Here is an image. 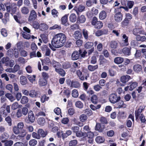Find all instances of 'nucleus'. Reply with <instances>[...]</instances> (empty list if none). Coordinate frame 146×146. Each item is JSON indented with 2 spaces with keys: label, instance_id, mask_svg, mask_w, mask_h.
I'll return each mask as SVG.
<instances>
[{
  "label": "nucleus",
  "instance_id": "9d476101",
  "mask_svg": "<svg viewBox=\"0 0 146 146\" xmlns=\"http://www.w3.org/2000/svg\"><path fill=\"white\" fill-rule=\"evenodd\" d=\"M142 66L139 64H135L133 66L134 71L136 73H139L142 70Z\"/></svg>",
  "mask_w": 146,
  "mask_h": 146
},
{
  "label": "nucleus",
  "instance_id": "7ed1b4c3",
  "mask_svg": "<svg viewBox=\"0 0 146 146\" xmlns=\"http://www.w3.org/2000/svg\"><path fill=\"white\" fill-rule=\"evenodd\" d=\"M145 108V106L144 105L140 106L139 109L135 111V115L136 119L139 118L141 114H143L141 113L142 112L143 110Z\"/></svg>",
  "mask_w": 146,
  "mask_h": 146
},
{
  "label": "nucleus",
  "instance_id": "412c9836",
  "mask_svg": "<svg viewBox=\"0 0 146 146\" xmlns=\"http://www.w3.org/2000/svg\"><path fill=\"white\" fill-rule=\"evenodd\" d=\"M1 142L4 143L5 146H11L13 143V141L11 140H2Z\"/></svg>",
  "mask_w": 146,
  "mask_h": 146
},
{
  "label": "nucleus",
  "instance_id": "20e7f679",
  "mask_svg": "<svg viewBox=\"0 0 146 146\" xmlns=\"http://www.w3.org/2000/svg\"><path fill=\"white\" fill-rule=\"evenodd\" d=\"M122 37V42L120 43L121 46L123 47L128 46L129 45L128 37L126 35L123 34Z\"/></svg>",
  "mask_w": 146,
  "mask_h": 146
},
{
  "label": "nucleus",
  "instance_id": "338daca9",
  "mask_svg": "<svg viewBox=\"0 0 146 146\" xmlns=\"http://www.w3.org/2000/svg\"><path fill=\"white\" fill-rule=\"evenodd\" d=\"M19 107V104L17 102L13 103L11 106V108L14 110L18 108Z\"/></svg>",
  "mask_w": 146,
  "mask_h": 146
},
{
  "label": "nucleus",
  "instance_id": "5701e85b",
  "mask_svg": "<svg viewBox=\"0 0 146 146\" xmlns=\"http://www.w3.org/2000/svg\"><path fill=\"white\" fill-rule=\"evenodd\" d=\"M76 74L80 80H84V75L82 74V72L80 70H77L76 72Z\"/></svg>",
  "mask_w": 146,
  "mask_h": 146
},
{
  "label": "nucleus",
  "instance_id": "3c124183",
  "mask_svg": "<svg viewBox=\"0 0 146 146\" xmlns=\"http://www.w3.org/2000/svg\"><path fill=\"white\" fill-rule=\"evenodd\" d=\"M94 45V43L91 42H88L84 45L85 48L88 49L91 48Z\"/></svg>",
  "mask_w": 146,
  "mask_h": 146
},
{
  "label": "nucleus",
  "instance_id": "5fc2aeb1",
  "mask_svg": "<svg viewBox=\"0 0 146 146\" xmlns=\"http://www.w3.org/2000/svg\"><path fill=\"white\" fill-rule=\"evenodd\" d=\"M73 97L76 98L78 96V94L77 90H72V93Z\"/></svg>",
  "mask_w": 146,
  "mask_h": 146
},
{
  "label": "nucleus",
  "instance_id": "f704fd0d",
  "mask_svg": "<svg viewBox=\"0 0 146 146\" xmlns=\"http://www.w3.org/2000/svg\"><path fill=\"white\" fill-rule=\"evenodd\" d=\"M52 64L53 67L55 68V70L56 69H58L60 67V64L55 60H53Z\"/></svg>",
  "mask_w": 146,
  "mask_h": 146
},
{
  "label": "nucleus",
  "instance_id": "c756f323",
  "mask_svg": "<svg viewBox=\"0 0 146 146\" xmlns=\"http://www.w3.org/2000/svg\"><path fill=\"white\" fill-rule=\"evenodd\" d=\"M123 61V59L122 57H117L115 58L114 60L115 63L119 64L122 63Z\"/></svg>",
  "mask_w": 146,
  "mask_h": 146
},
{
  "label": "nucleus",
  "instance_id": "79ce46f5",
  "mask_svg": "<svg viewBox=\"0 0 146 146\" xmlns=\"http://www.w3.org/2000/svg\"><path fill=\"white\" fill-rule=\"evenodd\" d=\"M14 50L12 49H10L7 51V55L10 57L13 58L14 56Z\"/></svg>",
  "mask_w": 146,
  "mask_h": 146
},
{
  "label": "nucleus",
  "instance_id": "2eb2a0df",
  "mask_svg": "<svg viewBox=\"0 0 146 146\" xmlns=\"http://www.w3.org/2000/svg\"><path fill=\"white\" fill-rule=\"evenodd\" d=\"M20 82L22 85H25L27 83V80L26 77L24 76H21L20 78Z\"/></svg>",
  "mask_w": 146,
  "mask_h": 146
},
{
  "label": "nucleus",
  "instance_id": "e2e57ef3",
  "mask_svg": "<svg viewBox=\"0 0 146 146\" xmlns=\"http://www.w3.org/2000/svg\"><path fill=\"white\" fill-rule=\"evenodd\" d=\"M103 26V23L101 21H98L97 22L96 24L95 25L96 28L98 29L101 28Z\"/></svg>",
  "mask_w": 146,
  "mask_h": 146
},
{
  "label": "nucleus",
  "instance_id": "72a5a7b5",
  "mask_svg": "<svg viewBox=\"0 0 146 146\" xmlns=\"http://www.w3.org/2000/svg\"><path fill=\"white\" fill-rule=\"evenodd\" d=\"M88 68L89 71L91 72L93 71L98 68V65L92 66L90 65L88 66Z\"/></svg>",
  "mask_w": 146,
  "mask_h": 146
},
{
  "label": "nucleus",
  "instance_id": "473e14b6",
  "mask_svg": "<svg viewBox=\"0 0 146 146\" xmlns=\"http://www.w3.org/2000/svg\"><path fill=\"white\" fill-rule=\"evenodd\" d=\"M110 46L112 48H116L118 46L117 42L115 41H111L110 42Z\"/></svg>",
  "mask_w": 146,
  "mask_h": 146
},
{
  "label": "nucleus",
  "instance_id": "69168bd1",
  "mask_svg": "<svg viewBox=\"0 0 146 146\" xmlns=\"http://www.w3.org/2000/svg\"><path fill=\"white\" fill-rule=\"evenodd\" d=\"M2 35L4 37H6L7 35V32L6 30L4 28L2 29L1 31Z\"/></svg>",
  "mask_w": 146,
  "mask_h": 146
},
{
  "label": "nucleus",
  "instance_id": "2f4dec72",
  "mask_svg": "<svg viewBox=\"0 0 146 146\" xmlns=\"http://www.w3.org/2000/svg\"><path fill=\"white\" fill-rule=\"evenodd\" d=\"M81 36V33L79 31H75L74 34V36L76 39L80 38Z\"/></svg>",
  "mask_w": 146,
  "mask_h": 146
},
{
  "label": "nucleus",
  "instance_id": "a18cd8bd",
  "mask_svg": "<svg viewBox=\"0 0 146 146\" xmlns=\"http://www.w3.org/2000/svg\"><path fill=\"white\" fill-rule=\"evenodd\" d=\"M5 96L6 97L8 98L11 102H13L15 100V98L10 93H8L6 94Z\"/></svg>",
  "mask_w": 146,
  "mask_h": 146
},
{
  "label": "nucleus",
  "instance_id": "6e6d98bb",
  "mask_svg": "<svg viewBox=\"0 0 146 146\" xmlns=\"http://www.w3.org/2000/svg\"><path fill=\"white\" fill-rule=\"evenodd\" d=\"M37 143V141L35 139H31L30 141L29 142V145L31 146H34Z\"/></svg>",
  "mask_w": 146,
  "mask_h": 146
},
{
  "label": "nucleus",
  "instance_id": "49530a36",
  "mask_svg": "<svg viewBox=\"0 0 146 146\" xmlns=\"http://www.w3.org/2000/svg\"><path fill=\"white\" fill-rule=\"evenodd\" d=\"M40 36L43 41L45 43H46L47 42L48 40L47 35L46 34H43L41 35Z\"/></svg>",
  "mask_w": 146,
  "mask_h": 146
},
{
  "label": "nucleus",
  "instance_id": "cd10ccee",
  "mask_svg": "<svg viewBox=\"0 0 146 146\" xmlns=\"http://www.w3.org/2000/svg\"><path fill=\"white\" fill-rule=\"evenodd\" d=\"M86 20V19L85 16L84 15H81L78 19L77 23H84L85 21Z\"/></svg>",
  "mask_w": 146,
  "mask_h": 146
},
{
  "label": "nucleus",
  "instance_id": "e433bc0d",
  "mask_svg": "<svg viewBox=\"0 0 146 146\" xmlns=\"http://www.w3.org/2000/svg\"><path fill=\"white\" fill-rule=\"evenodd\" d=\"M39 84L40 86H44L47 84L46 81V80L43 78H41L39 79Z\"/></svg>",
  "mask_w": 146,
  "mask_h": 146
},
{
  "label": "nucleus",
  "instance_id": "f03ea898",
  "mask_svg": "<svg viewBox=\"0 0 146 146\" xmlns=\"http://www.w3.org/2000/svg\"><path fill=\"white\" fill-rule=\"evenodd\" d=\"M120 99V96H118L115 94H112L109 96V101L112 104H115Z\"/></svg>",
  "mask_w": 146,
  "mask_h": 146
},
{
  "label": "nucleus",
  "instance_id": "393cba45",
  "mask_svg": "<svg viewBox=\"0 0 146 146\" xmlns=\"http://www.w3.org/2000/svg\"><path fill=\"white\" fill-rule=\"evenodd\" d=\"M9 58L6 57L3 58L1 60V61L3 64H5V66H8L9 65Z\"/></svg>",
  "mask_w": 146,
  "mask_h": 146
},
{
  "label": "nucleus",
  "instance_id": "ddd939ff",
  "mask_svg": "<svg viewBox=\"0 0 146 146\" xmlns=\"http://www.w3.org/2000/svg\"><path fill=\"white\" fill-rule=\"evenodd\" d=\"M37 133L40 136L42 137H45L48 134V132L47 131H44L41 129H39L37 131Z\"/></svg>",
  "mask_w": 146,
  "mask_h": 146
},
{
  "label": "nucleus",
  "instance_id": "f257e3e1",
  "mask_svg": "<svg viewBox=\"0 0 146 146\" xmlns=\"http://www.w3.org/2000/svg\"><path fill=\"white\" fill-rule=\"evenodd\" d=\"M66 41V36L63 33H58L54 36L52 41V46L55 48L61 47L64 45Z\"/></svg>",
  "mask_w": 146,
  "mask_h": 146
},
{
  "label": "nucleus",
  "instance_id": "37998d69",
  "mask_svg": "<svg viewBox=\"0 0 146 146\" xmlns=\"http://www.w3.org/2000/svg\"><path fill=\"white\" fill-rule=\"evenodd\" d=\"M61 20L62 24L64 25H65L68 21V15H65L63 17L61 18Z\"/></svg>",
  "mask_w": 146,
  "mask_h": 146
},
{
  "label": "nucleus",
  "instance_id": "a211bd4d",
  "mask_svg": "<svg viewBox=\"0 0 146 146\" xmlns=\"http://www.w3.org/2000/svg\"><path fill=\"white\" fill-rule=\"evenodd\" d=\"M131 79V77L128 75L122 76L121 78V81L123 83L128 82Z\"/></svg>",
  "mask_w": 146,
  "mask_h": 146
},
{
  "label": "nucleus",
  "instance_id": "13d9d810",
  "mask_svg": "<svg viewBox=\"0 0 146 146\" xmlns=\"http://www.w3.org/2000/svg\"><path fill=\"white\" fill-rule=\"evenodd\" d=\"M58 11L55 9H53L52 11V14L54 17L56 18L57 17L58 15Z\"/></svg>",
  "mask_w": 146,
  "mask_h": 146
},
{
  "label": "nucleus",
  "instance_id": "4be33fe9",
  "mask_svg": "<svg viewBox=\"0 0 146 146\" xmlns=\"http://www.w3.org/2000/svg\"><path fill=\"white\" fill-rule=\"evenodd\" d=\"M106 12L104 11H102L99 13V18L101 20H103L106 18Z\"/></svg>",
  "mask_w": 146,
  "mask_h": 146
},
{
  "label": "nucleus",
  "instance_id": "dca6fc26",
  "mask_svg": "<svg viewBox=\"0 0 146 146\" xmlns=\"http://www.w3.org/2000/svg\"><path fill=\"white\" fill-rule=\"evenodd\" d=\"M5 106L3 105L0 108V112L1 114L4 117L6 116L9 113L6 111V109L5 108Z\"/></svg>",
  "mask_w": 146,
  "mask_h": 146
},
{
  "label": "nucleus",
  "instance_id": "774afa93",
  "mask_svg": "<svg viewBox=\"0 0 146 146\" xmlns=\"http://www.w3.org/2000/svg\"><path fill=\"white\" fill-rule=\"evenodd\" d=\"M77 143V141L76 140H72L69 143V146H75Z\"/></svg>",
  "mask_w": 146,
  "mask_h": 146
},
{
  "label": "nucleus",
  "instance_id": "bb28decb",
  "mask_svg": "<svg viewBox=\"0 0 146 146\" xmlns=\"http://www.w3.org/2000/svg\"><path fill=\"white\" fill-rule=\"evenodd\" d=\"M17 7V5L15 3H13L11 4V14H14L15 13Z\"/></svg>",
  "mask_w": 146,
  "mask_h": 146
},
{
  "label": "nucleus",
  "instance_id": "680f3d73",
  "mask_svg": "<svg viewBox=\"0 0 146 146\" xmlns=\"http://www.w3.org/2000/svg\"><path fill=\"white\" fill-rule=\"evenodd\" d=\"M19 129L16 126H14L13 128V131L14 133L18 135L19 133Z\"/></svg>",
  "mask_w": 146,
  "mask_h": 146
},
{
  "label": "nucleus",
  "instance_id": "39448f33",
  "mask_svg": "<svg viewBox=\"0 0 146 146\" xmlns=\"http://www.w3.org/2000/svg\"><path fill=\"white\" fill-rule=\"evenodd\" d=\"M36 17L37 14L36 12L34 10H32L31 11L30 15L29 17V21L31 23L34 21Z\"/></svg>",
  "mask_w": 146,
  "mask_h": 146
},
{
  "label": "nucleus",
  "instance_id": "4468645a",
  "mask_svg": "<svg viewBox=\"0 0 146 146\" xmlns=\"http://www.w3.org/2000/svg\"><path fill=\"white\" fill-rule=\"evenodd\" d=\"M131 48L125 47L123 48L122 52L126 56H129L131 54Z\"/></svg>",
  "mask_w": 146,
  "mask_h": 146
},
{
  "label": "nucleus",
  "instance_id": "aec40b11",
  "mask_svg": "<svg viewBox=\"0 0 146 146\" xmlns=\"http://www.w3.org/2000/svg\"><path fill=\"white\" fill-rule=\"evenodd\" d=\"M28 145L27 141H26L23 142H17L15 143L13 146H27Z\"/></svg>",
  "mask_w": 146,
  "mask_h": 146
},
{
  "label": "nucleus",
  "instance_id": "864d4df0",
  "mask_svg": "<svg viewBox=\"0 0 146 146\" xmlns=\"http://www.w3.org/2000/svg\"><path fill=\"white\" fill-rule=\"evenodd\" d=\"M137 86V83L136 82H133L130 86L129 90H132Z\"/></svg>",
  "mask_w": 146,
  "mask_h": 146
},
{
  "label": "nucleus",
  "instance_id": "a19ab883",
  "mask_svg": "<svg viewBox=\"0 0 146 146\" xmlns=\"http://www.w3.org/2000/svg\"><path fill=\"white\" fill-rule=\"evenodd\" d=\"M29 101L28 98L26 96H23L21 100V103L22 104H24L27 103Z\"/></svg>",
  "mask_w": 146,
  "mask_h": 146
},
{
  "label": "nucleus",
  "instance_id": "c9c22d12",
  "mask_svg": "<svg viewBox=\"0 0 146 146\" xmlns=\"http://www.w3.org/2000/svg\"><path fill=\"white\" fill-rule=\"evenodd\" d=\"M56 71L59 73L61 76H64L65 75V72L62 69L58 68L56 69Z\"/></svg>",
  "mask_w": 146,
  "mask_h": 146
},
{
  "label": "nucleus",
  "instance_id": "0eeeda50",
  "mask_svg": "<svg viewBox=\"0 0 146 146\" xmlns=\"http://www.w3.org/2000/svg\"><path fill=\"white\" fill-rule=\"evenodd\" d=\"M123 15L121 12L116 13L114 16L115 20L117 22H120L123 19Z\"/></svg>",
  "mask_w": 146,
  "mask_h": 146
},
{
  "label": "nucleus",
  "instance_id": "1a4fd4ad",
  "mask_svg": "<svg viewBox=\"0 0 146 146\" xmlns=\"http://www.w3.org/2000/svg\"><path fill=\"white\" fill-rule=\"evenodd\" d=\"M38 92L35 90H32L29 91V96L31 98H36L38 96Z\"/></svg>",
  "mask_w": 146,
  "mask_h": 146
},
{
  "label": "nucleus",
  "instance_id": "6ab92c4d",
  "mask_svg": "<svg viewBox=\"0 0 146 146\" xmlns=\"http://www.w3.org/2000/svg\"><path fill=\"white\" fill-rule=\"evenodd\" d=\"M99 61V64L100 65L104 64L107 62V60L102 55H100V56Z\"/></svg>",
  "mask_w": 146,
  "mask_h": 146
},
{
  "label": "nucleus",
  "instance_id": "4d7b16f0",
  "mask_svg": "<svg viewBox=\"0 0 146 146\" xmlns=\"http://www.w3.org/2000/svg\"><path fill=\"white\" fill-rule=\"evenodd\" d=\"M21 137L22 138L24 137L27 134V132L25 130L22 129L21 131L19 134Z\"/></svg>",
  "mask_w": 146,
  "mask_h": 146
},
{
  "label": "nucleus",
  "instance_id": "423d86ee",
  "mask_svg": "<svg viewBox=\"0 0 146 146\" xmlns=\"http://www.w3.org/2000/svg\"><path fill=\"white\" fill-rule=\"evenodd\" d=\"M85 8V7L83 5H80L78 6H76L73 9L76 13L77 15H79L80 13H81L84 10Z\"/></svg>",
  "mask_w": 146,
  "mask_h": 146
},
{
  "label": "nucleus",
  "instance_id": "de8ad7c7",
  "mask_svg": "<svg viewBox=\"0 0 146 146\" xmlns=\"http://www.w3.org/2000/svg\"><path fill=\"white\" fill-rule=\"evenodd\" d=\"M79 119L81 122H83L87 120V117L86 115L83 114L80 116Z\"/></svg>",
  "mask_w": 146,
  "mask_h": 146
},
{
  "label": "nucleus",
  "instance_id": "7c9ffc66",
  "mask_svg": "<svg viewBox=\"0 0 146 146\" xmlns=\"http://www.w3.org/2000/svg\"><path fill=\"white\" fill-rule=\"evenodd\" d=\"M96 142L98 143H102L104 142V139L102 136H98L95 139Z\"/></svg>",
  "mask_w": 146,
  "mask_h": 146
},
{
  "label": "nucleus",
  "instance_id": "ea45409f",
  "mask_svg": "<svg viewBox=\"0 0 146 146\" xmlns=\"http://www.w3.org/2000/svg\"><path fill=\"white\" fill-rule=\"evenodd\" d=\"M27 77L29 81L32 83H33L35 80L36 76L35 75L31 76L27 75Z\"/></svg>",
  "mask_w": 146,
  "mask_h": 146
},
{
  "label": "nucleus",
  "instance_id": "6e6552de",
  "mask_svg": "<svg viewBox=\"0 0 146 146\" xmlns=\"http://www.w3.org/2000/svg\"><path fill=\"white\" fill-rule=\"evenodd\" d=\"M81 53V50H79V51H74L72 54L71 58L72 60H76L78 59Z\"/></svg>",
  "mask_w": 146,
  "mask_h": 146
},
{
  "label": "nucleus",
  "instance_id": "4c0bfd02",
  "mask_svg": "<svg viewBox=\"0 0 146 146\" xmlns=\"http://www.w3.org/2000/svg\"><path fill=\"white\" fill-rule=\"evenodd\" d=\"M21 11L22 13L24 15H26L29 13V9L28 8L25 7L22 8L21 9Z\"/></svg>",
  "mask_w": 146,
  "mask_h": 146
},
{
  "label": "nucleus",
  "instance_id": "052dcab7",
  "mask_svg": "<svg viewBox=\"0 0 146 146\" xmlns=\"http://www.w3.org/2000/svg\"><path fill=\"white\" fill-rule=\"evenodd\" d=\"M21 111L23 115H26L28 112V109L26 107H23L22 108Z\"/></svg>",
  "mask_w": 146,
  "mask_h": 146
},
{
  "label": "nucleus",
  "instance_id": "0e129e2a",
  "mask_svg": "<svg viewBox=\"0 0 146 146\" xmlns=\"http://www.w3.org/2000/svg\"><path fill=\"white\" fill-rule=\"evenodd\" d=\"M23 37L27 39H29L31 38V35L28 33L23 32L22 33Z\"/></svg>",
  "mask_w": 146,
  "mask_h": 146
},
{
  "label": "nucleus",
  "instance_id": "8fccbe9b",
  "mask_svg": "<svg viewBox=\"0 0 146 146\" xmlns=\"http://www.w3.org/2000/svg\"><path fill=\"white\" fill-rule=\"evenodd\" d=\"M71 86L75 88H78L79 87L80 84L77 81H72L71 82Z\"/></svg>",
  "mask_w": 146,
  "mask_h": 146
},
{
  "label": "nucleus",
  "instance_id": "b1692460",
  "mask_svg": "<svg viewBox=\"0 0 146 146\" xmlns=\"http://www.w3.org/2000/svg\"><path fill=\"white\" fill-rule=\"evenodd\" d=\"M42 51L45 53V55L46 56H49L50 53V50L48 47L44 46L42 49Z\"/></svg>",
  "mask_w": 146,
  "mask_h": 146
},
{
  "label": "nucleus",
  "instance_id": "c03bdc74",
  "mask_svg": "<svg viewBox=\"0 0 146 146\" xmlns=\"http://www.w3.org/2000/svg\"><path fill=\"white\" fill-rule=\"evenodd\" d=\"M6 7V9L7 11L8 12H10L11 9V4L10 3H7L5 4Z\"/></svg>",
  "mask_w": 146,
  "mask_h": 146
},
{
  "label": "nucleus",
  "instance_id": "603ef678",
  "mask_svg": "<svg viewBox=\"0 0 146 146\" xmlns=\"http://www.w3.org/2000/svg\"><path fill=\"white\" fill-rule=\"evenodd\" d=\"M75 106L77 108H83V104L81 101H78L76 102Z\"/></svg>",
  "mask_w": 146,
  "mask_h": 146
},
{
  "label": "nucleus",
  "instance_id": "f8f14e48",
  "mask_svg": "<svg viewBox=\"0 0 146 146\" xmlns=\"http://www.w3.org/2000/svg\"><path fill=\"white\" fill-rule=\"evenodd\" d=\"M28 118L29 121L31 123H33L35 121V118L32 111H30L29 112Z\"/></svg>",
  "mask_w": 146,
  "mask_h": 146
},
{
  "label": "nucleus",
  "instance_id": "bf43d9fd",
  "mask_svg": "<svg viewBox=\"0 0 146 146\" xmlns=\"http://www.w3.org/2000/svg\"><path fill=\"white\" fill-rule=\"evenodd\" d=\"M5 120L9 126H11L12 125V120L10 116H8L5 118Z\"/></svg>",
  "mask_w": 146,
  "mask_h": 146
},
{
  "label": "nucleus",
  "instance_id": "09e8293b",
  "mask_svg": "<svg viewBox=\"0 0 146 146\" xmlns=\"http://www.w3.org/2000/svg\"><path fill=\"white\" fill-rule=\"evenodd\" d=\"M82 33L85 39L87 40L88 38V31H87L85 29H83Z\"/></svg>",
  "mask_w": 146,
  "mask_h": 146
},
{
  "label": "nucleus",
  "instance_id": "9b49d317",
  "mask_svg": "<svg viewBox=\"0 0 146 146\" xmlns=\"http://www.w3.org/2000/svg\"><path fill=\"white\" fill-rule=\"evenodd\" d=\"M143 31L141 28H135L133 29V33L135 35H138L143 34Z\"/></svg>",
  "mask_w": 146,
  "mask_h": 146
},
{
  "label": "nucleus",
  "instance_id": "58836bf2",
  "mask_svg": "<svg viewBox=\"0 0 146 146\" xmlns=\"http://www.w3.org/2000/svg\"><path fill=\"white\" fill-rule=\"evenodd\" d=\"M70 21L72 23L74 22L76 20V15L74 13L71 14L69 17Z\"/></svg>",
  "mask_w": 146,
  "mask_h": 146
},
{
  "label": "nucleus",
  "instance_id": "a878e982",
  "mask_svg": "<svg viewBox=\"0 0 146 146\" xmlns=\"http://www.w3.org/2000/svg\"><path fill=\"white\" fill-rule=\"evenodd\" d=\"M90 100L92 102L95 104H96L98 103V99L97 96L94 94L91 98Z\"/></svg>",
  "mask_w": 146,
  "mask_h": 146
},
{
  "label": "nucleus",
  "instance_id": "f3484780",
  "mask_svg": "<svg viewBox=\"0 0 146 146\" xmlns=\"http://www.w3.org/2000/svg\"><path fill=\"white\" fill-rule=\"evenodd\" d=\"M104 125H101V124L99 123H96V129L98 131L100 132H102L103 129H104Z\"/></svg>",
  "mask_w": 146,
  "mask_h": 146
},
{
  "label": "nucleus",
  "instance_id": "c85d7f7f",
  "mask_svg": "<svg viewBox=\"0 0 146 146\" xmlns=\"http://www.w3.org/2000/svg\"><path fill=\"white\" fill-rule=\"evenodd\" d=\"M45 122L46 121L45 119L42 117H40L37 120V123L41 125H43Z\"/></svg>",
  "mask_w": 146,
  "mask_h": 146
}]
</instances>
